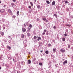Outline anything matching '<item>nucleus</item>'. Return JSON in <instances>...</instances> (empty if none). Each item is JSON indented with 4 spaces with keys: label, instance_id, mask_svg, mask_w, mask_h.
<instances>
[{
    "label": "nucleus",
    "instance_id": "obj_8",
    "mask_svg": "<svg viewBox=\"0 0 73 73\" xmlns=\"http://www.w3.org/2000/svg\"><path fill=\"white\" fill-rule=\"evenodd\" d=\"M53 51L54 52H56V48H54L53 49Z\"/></svg>",
    "mask_w": 73,
    "mask_h": 73
},
{
    "label": "nucleus",
    "instance_id": "obj_61",
    "mask_svg": "<svg viewBox=\"0 0 73 73\" xmlns=\"http://www.w3.org/2000/svg\"><path fill=\"white\" fill-rule=\"evenodd\" d=\"M29 54H30V53H30V52H29Z\"/></svg>",
    "mask_w": 73,
    "mask_h": 73
},
{
    "label": "nucleus",
    "instance_id": "obj_30",
    "mask_svg": "<svg viewBox=\"0 0 73 73\" xmlns=\"http://www.w3.org/2000/svg\"><path fill=\"white\" fill-rule=\"evenodd\" d=\"M68 3H69V2H68V1H65V3L66 4Z\"/></svg>",
    "mask_w": 73,
    "mask_h": 73
},
{
    "label": "nucleus",
    "instance_id": "obj_27",
    "mask_svg": "<svg viewBox=\"0 0 73 73\" xmlns=\"http://www.w3.org/2000/svg\"><path fill=\"white\" fill-rule=\"evenodd\" d=\"M70 18L71 19H72L73 18V16L72 15L70 16Z\"/></svg>",
    "mask_w": 73,
    "mask_h": 73
},
{
    "label": "nucleus",
    "instance_id": "obj_47",
    "mask_svg": "<svg viewBox=\"0 0 73 73\" xmlns=\"http://www.w3.org/2000/svg\"><path fill=\"white\" fill-rule=\"evenodd\" d=\"M51 66H49L48 67V68H51Z\"/></svg>",
    "mask_w": 73,
    "mask_h": 73
},
{
    "label": "nucleus",
    "instance_id": "obj_41",
    "mask_svg": "<svg viewBox=\"0 0 73 73\" xmlns=\"http://www.w3.org/2000/svg\"><path fill=\"white\" fill-rule=\"evenodd\" d=\"M4 65H5V64L4 63H3L2 64V66H4Z\"/></svg>",
    "mask_w": 73,
    "mask_h": 73
},
{
    "label": "nucleus",
    "instance_id": "obj_56",
    "mask_svg": "<svg viewBox=\"0 0 73 73\" xmlns=\"http://www.w3.org/2000/svg\"><path fill=\"white\" fill-rule=\"evenodd\" d=\"M36 1H37V0H35V2H36Z\"/></svg>",
    "mask_w": 73,
    "mask_h": 73
},
{
    "label": "nucleus",
    "instance_id": "obj_51",
    "mask_svg": "<svg viewBox=\"0 0 73 73\" xmlns=\"http://www.w3.org/2000/svg\"><path fill=\"white\" fill-rule=\"evenodd\" d=\"M40 52L41 53H42V50H40Z\"/></svg>",
    "mask_w": 73,
    "mask_h": 73
},
{
    "label": "nucleus",
    "instance_id": "obj_37",
    "mask_svg": "<svg viewBox=\"0 0 73 73\" xmlns=\"http://www.w3.org/2000/svg\"><path fill=\"white\" fill-rule=\"evenodd\" d=\"M13 17L15 19L16 17V16H15V15H13Z\"/></svg>",
    "mask_w": 73,
    "mask_h": 73
},
{
    "label": "nucleus",
    "instance_id": "obj_32",
    "mask_svg": "<svg viewBox=\"0 0 73 73\" xmlns=\"http://www.w3.org/2000/svg\"><path fill=\"white\" fill-rule=\"evenodd\" d=\"M65 36H67V34L66 33V32H65V34H64Z\"/></svg>",
    "mask_w": 73,
    "mask_h": 73
},
{
    "label": "nucleus",
    "instance_id": "obj_46",
    "mask_svg": "<svg viewBox=\"0 0 73 73\" xmlns=\"http://www.w3.org/2000/svg\"><path fill=\"white\" fill-rule=\"evenodd\" d=\"M1 26H0V31L1 30Z\"/></svg>",
    "mask_w": 73,
    "mask_h": 73
},
{
    "label": "nucleus",
    "instance_id": "obj_38",
    "mask_svg": "<svg viewBox=\"0 0 73 73\" xmlns=\"http://www.w3.org/2000/svg\"><path fill=\"white\" fill-rule=\"evenodd\" d=\"M8 38H10V40H12V38H11V37L10 36H9Z\"/></svg>",
    "mask_w": 73,
    "mask_h": 73
},
{
    "label": "nucleus",
    "instance_id": "obj_57",
    "mask_svg": "<svg viewBox=\"0 0 73 73\" xmlns=\"http://www.w3.org/2000/svg\"><path fill=\"white\" fill-rule=\"evenodd\" d=\"M1 69V67H0V70Z\"/></svg>",
    "mask_w": 73,
    "mask_h": 73
},
{
    "label": "nucleus",
    "instance_id": "obj_2",
    "mask_svg": "<svg viewBox=\"0 0 73 73\" xmlns=\"http://www.w3.org/2000/svg\"><path fill=\"white\" fill-rule=\"evenodd\" d=\"M5 9H2L0 10V12H1V13H4V12H5Z\"/></svg>",
    "mask_w": 73,
    "mask_h": 73
},
{
    "label": "nucleus",
    "instance_id": "obj_20",
    "mask_svg": "<svg viewBox=\"0 0 73 73\" xmlns=\"http://www.w3.org/2000/svg\"><path fill=\"white\" fill-rule=\"evenodd\" d=\"M30 4H31V5H32V6H33V3H32V2H30Z\"/></svg>",
    "mask_w": 73,
    "mask_h": 73
},
{
    "label": "nucleus",
    "instance_id": "obj_1",
    "mask_svg": "<svg viewBox=\"0 0 73 73\" xmlns=\"http://www.w3.org/2000/svg\"><path fill=\"white\" fill-rule=\"evenodd\" d=\"M33 64H36L37 63V62H36V59L35 58H34L33 59Z\"/></svg>",
    "mask_w": 73,
    "mask_h": 73
},
{
    "label": "nucleus",
    "instance_id": "obj_23",
    "mask_svg": "<svg viewBox=\"0 0 73 73\" xmlns=\"http://www.w3.org/2000/svg\"><path fill=\"white\" fill-rule=\"evenodd\" d=\"M7 49H11V47L9 46H7Z\"/></svg>",
    "mask_w": 73,
    "mask_h": 73
},
{
    "label": "nucleus",
    "instance_id": "obj_64",
    "mask_svg": "<svg viewBox=\"0 0 73 73\" xmlns=\"http://www.w3.org/2000/svg\"><path fill=\"white\" fill-rule=\"evenodd\" d=\"M12 6L13 7V5H12Z\"/></svg>",
    "mask_w": 73,
    "mask_h": 73
},
{
    "label": "nucleus",
    "instance_id": "obj_50",
    "mask_svg": "<svg viewBox=\"0 0 73 73\" xmlns=\"http://www.w3.org/2000/svg\"><path fill=\"white\" fill-rule=\"evenodd\" d=\"M28 30H29V31H30V30H31V29L29 28Z\"/></svg>",
    "mask_w": 73,
    "mask_h": 73
},
{
    "label": "nucleus",
    "instance_id": "obj_28",
    "mask_svg": "<svg viewBox=\"0 0 73 73\" xmlns=\"http://www.w3.org/2000/svg\"><path fill=\"white\" fill-rule=\"evenodd\" d=\"M33 27H32V25L30 24L29 25V27L31 28H32Z\"/></svg>",
    "mask_w": 73,
    "mask_h": 73
},
{
    "label": "nucleus",
    "instance_id": "obj_35",
    "mask_svg": "<svg viewBox=\"0 0 73 73\" xmlns=\"http://www.w3.org/2000/svg\"><path fill=\"white\" fill-rule=\"evenodd\" d=\"M70 45L68 44V48H69H69H70Z\"/></svg>",
    "mask_w": 73,
    "mask_h": 73
},
{
    "label": "nucleus",
    "instance_id": "obj_17",
    "mask_svg": "<svg viewBox=\"0 0 73 73\" xmlns=\"http://www.w3.org/2000/svg\"><path fill=\"white\" fill-rule=\"evenodd\" d=\"M17 16H19V11H18L17 12Z\"/></svg>",
    "mask_w": 73,
    "mask_h": 73
},
{
    "label": "nucleus",
    "instance_id": "obj_13",
    "mask_svg": "<svg viewBox=\"0 0 73 73\" xmlns=\"http://www.w3.org/2000/svg\"><path fill=\"white\" fill-rule=\"evenodd\" d=\"M21 37L22 38H24V35L23 34H22L21 35Z\"/></svg>",
    "mask_w": 73,
    "mask_h": 73
},
{
    "label": "nucleus",
    "instance_id": "obj_15",
    "mask_svg": "<svg viewBox=\"0 0 73 73\" xmlns=\"http://www.w3.org/2000/svg\"><path fill=\"white\" fill-rule=\"evenodd\" d=\"M45 53L48 54L49 53V51L48 50H46L45 52Z\"/></svg>",
    "mask_w": 73,
    "mask_h": 73
},
{
    "label": "nucleus",
    "instance_id": "obj_36",
    "mask_svg": "<svg viewBox=\"0 0 73 73\" xmlns=\"http://www.w3.org/2000/svg\"><path fill=\"white\" fill-rule=\"evenodd\" d=\"M34 38V39H36L37 38V36H35Z\"/></svg>",
    "mask_w": 73,
    "mask_h": 73
},
{
    "label": "nucleus",
    "instance_id": "obj_54",
    "mask_svg": "<svg viewBox=\"0 0 73 73\" xmlns=\"http://www.w3.org/2000/svg\"><path fill=\"white\" fill-rule=\"evenodd\" d=\"M41 70H42V71L43 70V69L42 68L41 69Z\"/></svg>",
    "mask_w": 73,
    "mask_h": 73
},
{
    "label": "nucleus",
    "instance_id": "obj_52",
    "mask_svg": "<svg viewBox=\"0 0 73 73\" xmlns=\"http://www.w3.org/2000/svg\"><path fill=\"white\" fill-rule=\"evenodd\" d=\"M13 61H15V59L14 58H13Z\"/></svg>",
    "mask_w": 73,
    "mask_h": 73
},
{
    "label": "nucleus",
    "instance_id": "obj_55",
    "mask_svg": "<svg viewBox=\"0 0 73 73\" xmlns=\"http://www.w3.org/2000/svg\"><path fill=\"white\" fill-rule=\"evenodd\" d=\"M41 60H43V59L42 58H41Z\"/></svg>",
    "mask_w": 73,
    "mask_h": 73
},
{
    "label": "nucleus",
    "instance_id": "obj_60",
    "mask_svg": "<svg viewBox=\"0 0 73 73\" xmlns=\"http://www.w3.org/2000/svg\"><path fill=\"white\" fill-rule=\"evenodd\" d=\"M17 73H19V71H17Z\"/></svg>",
    "mask_w": 73,
    "mask_h": 73
},
{
    "label": "nucleus",
    "instance_id": "obj_9",
    "mask_svg": "<svg viewBox=\"0 0 73 73\" xmlns=\"http://www.w3.org/2000/svg\"><path fill=\"white\" fill-rule=\"evenodd\" d=\"M37 37H38V38L37 39L38 41H39L40 40H41V37H38V36Z\"/></svg>",
    "mask_w": 73,
    "mask_h": 73
},
{
    "label": "nucleus",
    "instance_id": "obj_40",
    "mask_svg": "<svg viewBox=\"0 0 73 73\" xmlns=\"http://www.w3.org/2000/svg\"><path fill=\"white\" fill-rule=\"evenodd\" d=\"M31 6H29V8H30V9H31Z\"/></svg>",
    "mask_w": 73,
    "mask_h": 73
},
{
    "label": "nucleus",
    "instance_id": "obj_19",
    "mask_svg": "<svg viewBox=\"0 0 73 73\" xmlns=\"http://www.w3.org/2000/svg\"><path fill=\"white\" fill-rule=\"evenodd\" d=\"M66 11L67 12H69V9L68 8H67L66 9Z\"/></svg>",
    "mask_w": 73,
    "mask_h": 73
},
{
    "label": "nucleus",
    "instance_id": "obj_42",
    "mask_svg": "<svg viewBox=\"0 0 73 73\" xmlns=\"http://www.w3.org/2000/svg\"><path fill=\"white\" fill-rule=\"evenodd\" d=\"M46 29H44V32H46Z\"/></svg>",
    "mask_w": 73,
    "mask_h": 73
},
{
    "label": "nucleus",
    "instance_id": "obj_43",
    "mask_svg": "<svg viewBox=\"0 0 73 73\" xmlns=\"http://www.w3.org/2000/svg\"><path fill=\"white\" fill-rule=\"evenodd\" d=\"M45 32H43L42 33V35H45Z\"/></svg>",
    "mask_w": 73,
    "mask_h": 73
},
{
    "label": "nucleus",
    "instance_id": "obj_31",
    "mask_svg": "<svg viewBox=\"0 0 73 73\" xmlns=\"http://www.w3.org/2000/svg\"><path fill=\"white\" fill-rule=\"evenodd\" d=\"M11 73H15V70H13L12 72Z\"/></svg>",
    "mask_w": 73,
    "mask_h": 73
},
{
    "label": "nucleus",
    "instance_id": "obj_14",
    "mask_svg": "<svg viewBox=\"0 0 73 73\" xmlns=\"http://www.w3.org/2000/svg\"><path fill=\"white\" fill-rule=\"evenodd\" d=\"M28 64H31V61L30 60H29L28 61Z\"/></svg>",
    "mask_w": 73,
    "mask_h": 73
},
{
    "label": "nucleus",
    "instance_id": "obj_21",
    "mask_svg": "<svg viewBox=\"0 0 73 73\" xmlns=\"http://www.w3.org/2000/svg\"><path fill=\"white\" fill-rule=\"evenodd\" d=\"M46 2L47 4H50V2H49L48 1H46Z\"/></svg>",
    "mask_w": 73,
    "mask_h": 73
},
{
    "label": "nucleus",
    "instance_id": "obj_58",
    "mask_svg": "<svg viewBox=\"0 0 73 73\" xmlns=\"http://www.w3.org/2000/svg\"><path fill=\"white\" fill-rule=\"evenodd\" d=\"M1 1H0V4H1Z\"/></svg>",
    "mask_w": 73,
    "mask_h": 73
},
{
    "label": "nucleus",
    "instance_id": "obj_3",
    "mask_svg": "<svg viewBox=\"0 0 73 73\" xmlns=\"http://www.w3.org/2000/svg\"><path fill=\"white\" fill-rule=\"evenodd\" d=\"M67 63H68V61L67 60H66L64 61V62H63V64L64 65H65V64H66Z\"/></svg>",
    "mask_w": 73,
    "mask_h": 73
},
{
    "label": "nucleus",
    "instance_id": "obj_63",
    "mask_svg": "<svg viewBox=\"0 0 73 73\" xmlns=\"http://www.w3.org/2000/svg\"><path fill=\"white\" fill-rule=\"evenodd\" d=\"M26 46H27V45H26Z\"/></svg>",
    "mask_w": 73,
    "mask_h": 73
},
{
    "label": "nucleus",
    "instance_id": "obj_18",
    "mask_svg": "<svg viewBox=\"0 0 73 73\" xmlns=\"http://www.w3.org/2000/svg\"><path fill=\"white\" fill-rule=\"evenodd\" d=\"M37 8L38 9H39V8H40V5H38L37 6Z\"/></svg>",
    "mask_w": 73,
    "mask_h": 73
},
{
    "label": "nucleus",
    "instance_id": "obj_22",
    "mask_svg": "<svg viewBox=\"0 0 73 73\" xmlns=\"http://www.w3.org/2000/svg\"><path fill=\"white\" fill-rule=\"evenodd\" d=\"M54 16L56 17V18H57V15L56 14H55L54 15Z\"/></svg>",
    "mask_w": 73,
    "mask_h": 73
},
{
    "label": "nucleus",
    "instance_id": "obj_33",
    "mask_svg": "<svg viewBox=\"0 0 73 73\" xmlns=\"http://www.w3.org/2000/svg\"><path fill=\"white\" fill-rule=\"evenodd\" d=\"M53 28H54V29H55L56 28V26H54V27H53Z\"/></svg>",
    "mask_w": 73,
    "mask_h": 73
},
{
    "label": "nucleus",
    "instance_id": "obj_48",
    "mask_svg": "<svg viewBox=\"0 0 73 73\" xmlns=\"http://www.w3.org/2000/svg\"><path fill=\"white\" fill-rule=\"evenodd\" d=\"M46 22H48V20H46Z\"/></svg>",
    "mask_w": 73,
    "mask_h": 73
},
{
    "label": "nucleus",
    "instance_id": "obj_24",
    "mask_svg": "<svg viewBox=\"0 0 73 73\" xmlns=\"http://www.w3.org/2000/svg\"><path fill=\"white\" fill-rule=\"evenodd\" d=\"M66 26H67V27H71V25H66Z\"/></svg>",
    "mask_w": 73,
    "mask_h": 73
},
{
    "label": "nucleus",
    "instance_id": "obj_49",
    "mask_svg": "<svg viewBox=\"0 0 73 73\" xmlns=\"http://www.w3.org/2000/svg\"><path fill=\"white\" fill-rule=\"evenodd\" d=\"M68 5H70V3H69V2H68Z\"/></svg>",
    "mask_w": 73,
    "mask_h": 73
},
{
    "label": "nucleus",
    "instance_id": "obj_6",
    "mask_svg": "<svg viewBox=\"0 0 73 73\" xmlns=\"http://www.w3.org/2000/svg\"><path fill=\"white\" fill-rule=\"evenodd\" d=\"M22 31L23 32H25V31H26V29H25V28H22Z\"/></svg>",
    "mask_w": 73,
    "mask_h": 73
},
{
    "label": "nucleus",
    "instance_id": "obj_25",
    "mask_svg": "<svg viewBox=\"0 0 73 73\" xmlns=\"http://www.w3.org/2000/svg\"><path fill=\"white\" fill-rule=\"evenodd\" d=\"M48 47H50V46H51V44H48Z\"/></svg>",
    "mask_w": 73,
    "mask_h": 73
},
{
    "label": "nucleus",
    "instance_id": "obj_34",
    "mask_svg": "<svg viewBox=\"0 0 73 73\" xmlns=\"http://www.w3.org/2000/svg\"><path fill=\"white\" fill-rule=\"evenodd\" d=\"M39 64L41 66H42V63H39Z\"/></svg>",
    "mask_w": 73,
    "mask_h": 73
},
{
    "label": "nucleus",
    "instance_id": "obj_5",
    "mask_svg": "<svg viewBox=\"0 0 73 73\" xmlns=\"http://www.w3.org/2000/svg\"><path fill=\"white\" fill-rule=\"evenodd\" d=\"M6 27H7V26L5 25V24H3V29H5V28H6Z\"/></svg>",
    "mask_w": 73,
    "mask_h": 73
},
{
    "label": "nucleus",
    "instance_id": "obj_10",
    "mask_svg": "<svg viewBox=\"0 0 73 73\" xmlns=\"http://www.w3.org/2000/svg\"><path fill=\"white\" fill-rule=\"evenodd\" d=\"M5 66L6 68L9 67V64H5Z\"/></svg>",
    "mask_w": 73,
    "mask_h": 73
},
{
    "label": "nucleus",
    "instance_id": "obj_44",
    "mask_svg": "<svg viewBox=\"0 0 73 73\" xmlns=\"http://www.w3.org/2000/svg\"><path fill=\"white\" fill-rule=\"evenodd\" d=\"M13 1L14 2H16V0H13Z\"/></svg>",
    "mask_w": 73,
    "mask_h": 73
},
{
    "label": "nucleus",
    "instance_id": "obj_16",
    "mask_svg": "<svg viewBox=\"0 0 73 73\" xmlns=\"http://www.w3.org/2000/svg\"><path fill=\"white\" fill-rule=\"evenodd\" d=\"M27 36H28V37H29L31 35H30V33H27Z\"/></svg>",
    "mask_w": 73,
    "mask_h": 73
},
{
    "label": "nucleus",
    "instance_id": "obj_12",
    "mask_svg": "<svg viewBox=\"0 0 73 73\" xmlns=\"http://www.w3.org/2000/svg\"><path fill=\"white\" fill-rule=\"evenodd\" d=\"M8 12L9 13H12V11L10 9H8Z\"/></svg>",
    "mask_w": 73,
    "mask_h": 73
},
{
    "label": "nucleus",
    "instance_id": "obj_53",
    "mask_svg": "<svg viewBox=\"0 0 73 73\" xmlns=\"http://www.w3.org/2000/svg\"><path fill=\"white\" fill-rule=\"evenodd\" d=\"M24 27H25V26H26L25 25V24H24Z\"/></svg>",
    "mask_w": 73,
    "mask_h": 73
},
{
    "label": "nucleus",
    "instance_id": "obj_26",
    "mask_svg": "<svg viewBox=\"0 0 73 73\" xmlns=\"http://www.w3.org/2000/svg\"><path fill=\"white\" fill-rule=\"evenodd\" d=\"M62 40L63 41H65V38H63L62 39Z\"/></svg>",
    "mask_w": 73,
    "mask_h": 73
},
{
    "label": "nucleus",
    "instance_id": "obj_59",
    "mask_svg": "<svg viewBox=\"0 0 73 73\" xmlns=\"http://www.w3.org/2000/svg\"><path fill=\"white\" fill-rule=\"evenodd\" d=\"M21 63H22V64H23V62H22Z\"/></svg>",
    "mask_w": 73,
    "mask_h": 73
},
{
    "label": "nucleus",
    "instance_id": "obj_39",
    "mask_svg": "<svg viewBox=\"0 0 73 73\" xmlns=\"http://www.w3.org/2000/svg\"><path fill=\"white\" fill-rule=\"evenodd\" d=\"M71 59L72 60H73V56H72L71 58Z\"/></svg>",
    "mask_w": 73,
    "mask_h": 73
},
{
    "label": "nucleus",
    "instance_id": "obj_62",
    "mask_svg": "<svg viewBox=\"0 0 73 73\" xmlns=\"http://www.w3.org/2000/svg\"><path fill=\"white\" fill-rule=\"evenodd\" d=\"M34 50H35V49H34Z\"/></svg>",
    "mask_w": 73,
    "mask_h": 73
},
{
    "label": "nucleus",
    "instance_id": "obj_45",
    "mask_svg": "<svg viewBox=\"0 0 73 73\" xmlns=\"http://www.w3.org/2000/svg\"><path fill=\"white\" fill-rule=\"evenodd\" d=\"M6 5H4V6H3V7H4V8H5V7H6Z\"/></svg>",
    "mask_w": 73,
    "mask_h": 73
},
{
    "label": "nucleus",
    "instance_id": "obj_29",
    "mask_svg": "<svg viewBox=\"0 0 73 73\" xmlns=\"http://www.w3.org/2000/svg\"><path fill=\"white\" fill-rule=\"evenodd\" d=\"M43 20L44 21H46V18H44L43 19Z\"/></svg>",
    "mask_w": 73,
    "mask_h": 73
},
{
    "label": "nucleus",
    "instance_id": "obj_11",
    "mask_svg": "<svg viewBox=\"0 0 73 73\" xmlns=\"http://www.w3.org/2000/svg\"><path fill=\"white\" fill-rule=\"evenodd\" d=\"M0 34L1 36H4V32H1L0 33Z\"/></svg>",
    "mask_w": 73,
    "mask_h": 73
},
{
    "label": "nucleus",
    "instance_id": "obj_4",
    "mask_svg": "<svg viewBox=\"0 0 73 73\" xmlns=\"http://www.w3.org/2000/svg\"><path fill=\"white\" fill-rule=\"evenodd\" d=\"M60 51L62 53H64L65 52V50L64 49H61L60 50Z\"/></svg>",
    "mask_w": 73,
    "mask_h": 73
},
{
    "label": "nucleus",
    "instance_id": "obj_7",
    "mask_svg": "<svg viewBox=\"0 0 73 73\" xmlns=\"http://www.w3.org/2000/svg\"><path fill=\"white\" fill-rule=\"evenodd\" d=\"M55 5V1H53L52 3V5Z\"/></svg>",
    "mask_w": 73,
    "mask_h": 73
}]
</instances>
